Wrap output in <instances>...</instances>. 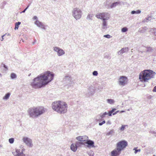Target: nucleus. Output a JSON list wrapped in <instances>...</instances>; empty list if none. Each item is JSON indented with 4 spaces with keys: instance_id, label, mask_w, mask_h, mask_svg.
I'll use <instances>...</instances> for the list:
<instances>
[{
    "instance_id": "79ce46f5",
    "label": "nucleus",
    "mask_w": 156,
    "mask_h": 156,
    "mask_svg": "<svg viewBox=\"0 0 156 156\" xmlns=\"http://www.w3.org/2000/svg\"><path fill=\"white\" fill-rule=\"evenodd\" d=\"M98 73L97 71H94L93 72V75L94 76H97L98 75Z\"/></svg>"
},
{
    "instance_id": "c03bdc74",
    "label": "nucleus",
    "mask_w": 156,
    "mask_h": 156,
    "mask_svg": "<svg viewBox=\"0 0 156 156\" xmlns=\"http://www.w3.org/2000/svg\"><path fill=\"white\" fill-rule=\"evenodd\" d=\"M150 133H151L153 134H156V132L153 131H150Z\"/></svg>"
},
{
    "instance_id": "a878e982",
    "label": "nucleus",
    "mask_w": 156,
    "mask_h": 156,
    "mask_svg": "<svg viewBox=\"0 0 156 156\" xmlns=\"http://www.w3.org/2000/svg\"><path fill=\"white\" fill-rule=\"evenodd\" d=\"M116 110V109L115 108H113L112 110L109 111L108 113V115L109 116H111L112 115V113L113 114V112Z\"/></svg>"
},
{
    "instance_id": "2eb2a0df",
    "label": "nucleus",
    "mask_w": 156,
    "mask_h": 156,
    "mask_svg": "<svg viewBox=\"0 0 156 156\" xmlns=\"http://www.w3.org/2000/svg\"><path fill=\"white\" fill-rule=\"evenodd\" d=\"M107 28V22L106 20L104 19L103 20L102 23V26L101 28L102 29L104 30H106Z\"/></svg>"
},
{
    "instance_id": "a18cd8bd",
    "label": "nucleus",
    "mask_w": 156,
    "mask_h": 156,
    "mask_svg": "<svg viewBox=\"0 0 156 156\" xmlns=\"http://www.w3.org/2000/svg\"><path fill=\"white\" fill-rule=\"evenodd\" d=\"M151 18V16H148L147 18H146V20H150L151 19L150 18Z\"/></svg>"
},
{
    "instance_id": "f3484780",
    "label": "nucleus",
    "mask_w": 156,
    "mask_h": 156,
    "mask_svg": "<svg viewBox=\"0 0 156 156\" xmlns=\"http://www.w3.org/2000/svg\"><path fill=\"white\" fill-rule=\"evenodd\" d=\"M122 2H114L113 3H112L111 6H110V8H113L115 7L117 5L119 4H121Z\"/></svg>"
},
{
    "instance_id": "a19ab883",
    "label": "nucleus",
    "mask_w": 156,
    "mask_h": 156,
    "mask_svg": "<svg viewBox=\"0 0 156 156\" xmlns=\"http://www.w3.org/2000/svg\"><path fill=\"white\" fill-rule=\"evenodd\" d=\"M127 126V125H122L121 126V128H120V129L121 130V131H123L125 128V126Z\"/></svg>"
},
{
    "instance_id": "4d7b16f0",
    "label": "nucleus",
    "mask_w": 156,
    "mask_h": 156,
    "mask_svg": "<svg viewBox=\"0 0 156 156\" xmlns=\"http://www.w3.org/2000/svg\"><path fill=\"white\" fill-rule=\"evenodd\" d=\"M12 154L14 155H16V154H15V153L16 152H12Z\"/></svg>"
},
{
    "instance_id": "8fccbe9b",
    "label": "nucleus",
    "mask_w": 156,
    "mask_h": 156,
    "mask_svg": "<svg viewBox=\"0 0 156 156\" xmlns=\"http://www.w3.org/2000/svg\"><path fill=\"white\" fill-rule=\"evenodd\" d=\"M27 9V8H26L22 12H20V13H24L26 11Z\"/></svg>"
},
{
    "instance_id": "f257e3e1",
    "label": "nucleus",
    "mask_w": 156,
    "mask_h": 156,
    "mask_svg": "<svg viewBox=\"0 0 156 156\" xmlns=\"http://www.w3.org/2000/svg\"><path fill=\"white\" fill-rule=\"evenodd\" d=\"M54 76V73L47 71L34 78L30 85L35 89L44 87L53 80Z\"/></svg>"
},
{
    "instance_id": "423d86ee",
    "label": "nucleus",
    "mask_w": 156,
    "mask_h": 156,
    "mask_svg": "<svg viewBox=\"0 0 156 156\" xmlns=\"http://www.w3.org/2000/svg\"><path fill=\"white\" fill-rule=\"evenodd\" d=\"M128 146L127 142L125 140H122L116 144V147L119 150L121 151Z\"/></svg>"
},
{
    "instance_id": "09e8293b",
    "label": "nucleus",
    "mask_w": 156,
    "mask_h": 156,
    "mask_svg": "<svg viewBox=\"0 0 156 156\" xmlns=\"http://www.w3.org/2000/svg\"><path fill=\"white\" fill-rule=\"evenodd\" d=\"M119 112V111L118 110V111H116V112H115L113 113V115H115L118 112Z\"/></svg>"
},
{
    "instance_id": "4c0bfd02",
    "label": "nucleus",
    "mask_w": 156,
    "mask_h": 156,
    "mask_svg": "<svg viewBox=\"0 0 156 156\" xmlns=\"http://www.w3.org/2000/svg\"><path fill=\"white\" fill-rule=\"evenodd\" d=\"M104 37L107 38H110L112 37V36H111V35H110L109 34H108L104 35Z\"/></svg>"
},
{
    "instance_id": "3c124183",
    "label": "nucleus",
    "mask_w": 156,
    "mask_h": 156,
    "mask_svg": "<svg viewBox=\"0 0 156 156\" xmlns=\"http://www.w3.org/2000/svg\"><path fill=\"white\" fill-rule=\"evenodd\" d=\"M5 34H4V35H2V38H1V41H2L3 40V37L5 36Z\"/></svg>"
},
{
    "instance_id": "ea45409f",
    "label": "nucleus",
    "mask_w": 156,
    "mask_h": 156,
    "mask_svg": "<svg viewBox=\"0 0 156 156\" xmlns=\"http://www.w3.org/2000/svg\"><path fill=\"white\" fill-rule=\"evenodd\" d=\"M104 58H106L108 59H110L111 58V56L110 55H105L104 56Z\"/></svg>"
},
{
    "instance_id": "5fc2aeb1",
    "label": "nucleus",
    "mask_w": 156,
    "mask_h": 156,
    "mask_svg": "<svg viewBox=\"0 0 156 156\" xmlns=\"http://www.w3.org/2000/svg\"><path fill=\"white\" fill-rule=\"evenodd\" d=\"M34 20H37V17L36 16H34L33 17Z\"/></svg>"
},
{
    "instance_id": "69168bd1",
    "label": "nucleus",
    "mask_w": 156,
    "mask_h": 156,
    "mask_svg": "<svg viewBox=\"0 0 156 156\" xmlns=\"http://www.w3.org/2000/svg\"><path fill=\"white\" fill-rule=\"evenodd\" d=\"M1 147V146L0 145V147Z\"/></svg>"
},
{
    "instance_id": "6ab92c4d",
    "label": "nucleus",
    "mask_w": 156,
    "mask_h": 156,
    "mask_svg": "<svg viewBox=\"0 0 156 156\" xmlns=\"http://www.w3.org/2000/svg\"><path fill=\"white\" fill-rule=\"evenodd\" d=\"M72 79L71 76H65V77L63 79V80L65 81H70Z\"/></svg>"
},
{
    "instance_id": "c756f323",
    "label": "nucleus",
    "mask_w": 156,
    "mask_h": 156,
    "mask_svg": "<svg viewBox=\"0 0 156 156\" xmlns=\"http://www.w3.org/2000/svg\"><path fill=\"white\" fill-rule=\"evenodd\" d=\"M16 155H15V156H19L21 153V152H20V150L18 149H16Z\"/></svg>"
},
{
    "instance_id": "0eeeda50",
    "label": "nucleus",
    "mask_w": 156,
    "mask_h": 156,
    "mask_svg": "<svg viewBox=\"0 0 156 156\" xmlns=\"http://www.w3.org/2000/svg\"><path fill=\"white\" fill-rule=\"evenodd\" d=\"M96 16L98 18L105 20H108L110 18V14L107 12L100 13L96 15Z\"/></svg>"
},
{
    "instance_id": "393cba45",
    "label": "nucleus",
    "mask_w": 156,
    "mask_h": 156,
    "mask_svg": "<svg viewBox=\"0 0 156 156\" xmlns=\"http://www.w3.org/2000/svg\"><path fill=\"white\" fill-rule=\"evenodd\" d=\"M107 102L110 104H112L115 103V101L112 99H108L107 100Z\"/></svg>"
},
{
    "instance_id": "39448f33",
    "label": "nucleus",
    "mask_w": 156,
    "mask_h": 156,
    "mask_svg": "<svg viewBox=\"0 0 156 156\" xmlns=\"http://www.w3.org/2000/svg\"><path fill=\"white\" fill-rule=\"evenodd\" d=\"M82 12L79 8H74L72 11L73 16L76 20L80 19L82 16Z\"/></svg>"
},
{
    "instance_id": "864d4df0",
    "label": "nucleus",
    "mask_w": 156,
    "mask_h": 156,
    "mask_svg": "<svg viewBox=\"0 0 156 156\" xmlns=\"http://www.w3.org/2000/svg\"><path fill=\"white\" fill-rule=\"evenodd\" d=\"M107 124H111V122L110 121H108L106 123Z\"/></svg>"
},
{
    "instance_id": "13d9d810",
    "label": "nucleus",
    "mask_w": 156,
    "mask_h": 156,
    "mask_svg": "<svg viewBox=\"0 0 156 156\" xmlns=\"http://www.w3.org/2000/svg\"><path fill=\"white\" fill-rule=\"evenodd\" d=\"M35 42H34L33 43V44H34L35 43Z\"/></svg>"
},
{
    "instance_id": "680f3d73",
    "label": "nucleus",
    "mask_w": 156,
    "mask_h": 156,
    "mask_svg": "<svg viewBox=\"0 0 156 156\" xmlns=\"http://www.w3.org/2000/svg\"><path fill=\"white\" fill-rule=\"evenodd\" d=\"M25 150V149H23V150H23V151H24V150Z\"/></svg>"
},
{
    "instance_id": "1a4fd4ad",
    "label": "nucleus",
    "mask_w": 156,
    "mask_h": 156,
    "mask_svg": "<svg viewBox=\"0 0 156 156\" xmlns=\"http://www.w3.org/2000/svg\"><path fill=\"white\" fill-rule=\"evenodd\" d=\"M23 141L26 144L28 147H32L33 146L32 143V140L30 138L25 137L23 139Z\"/></svg>"
},
{
    "instance_id": "412c9836",
    "label": "nucleus",
    "mask_w": 156,
    "mask_h": 156,
    "mask_svg": "<svg viewBox=\"0 0 156 156\" xmlns=\"http://www.w3.org/2000/svg\"><path fill=\"white\" fill-rule=\"evenodd\" d=\"M147 49L146 52H152L153 51V49L151 47H145Z\"/></svg>"
},
{
    "instance_id": "0e129e2a",
    "label": "nucleus",
    "mask_w": 156,
    "mask_h": 156,
    "mask_svg": "<svg viewBox=\"0 0 156 156\" xmlns=\"http://www.w3.org/2000/svg\"><path fill=\"white\" fill-rule=\"evenodd\" d=\"M107 2H108V1H106V3H107Z\"/></svg>"
},
{
    "instance_id": "f704fd0d",
    "label": "nucleus",
    "mask_w": 156,
    "mask_h": 156,
    "mask_svg": "<svg viewBox=\"0 0 156 156\" xmlns=\"http://www.w3.org/2000/svg\"><path fill=\"white\" fill-rule=\"evenodd\" d=\"M16 75L15 73H12L11 74V77L12 79L16 78Z\"/></svg>"
},
{
    "instance_id": "bb28decb",
    "label": "nucleus",
    "mask_w": 156,
    "mask_h": 156,
    "mask_svg": "<svg viewBox=\"0 0 156 156\" xmlns=\"http://www.w3.org/2000/svg\"><path fill=\"white\" fill-rule=\"evenodd\" d=\"M88 140V137L86 136H83L82 140V142L87 141Z\"/></svg>"
},
{
    "instance_id": "6e6552de",
    "label": "nucleus",
    "mask_w": 156,
    "mask_h": 156,
    "mask_svg": "<svg viewBox=\"0 0 156 156\" xmlns=\"http://www.w3.org/2000/svg\"><path fill=\"white\" fill-rule=\"evenodd\" d=\"M127 83V78L125 76H122L120 77L119 84L120 85L124 86Z\"/></svg>"
},
{
    "instance_id": "ddd939ff",
    "label": "nucleus",
    "mask_w": 156,
    "mask_h": 156,
    "mask_svg": "<svg viewBox=\"0 0 156 156\" xmlns=\"http://www.w3.org/2000/svg\"><path fill=\"white\" fill-rule=\"evenodd\" d=\"M85 144H87L88 145L87 147H94V142L93 141H92L91 140H88L87 141H86L85 143Z\"/></svg>"
},
{
    "instance_id": "72a5a7b5",
    "label": "nucleus",
    "mask_w": 156,
    "mask_h": 156,
    "mask_svg": "<svg viewBox=\"0 0 156 156\" xmlns=\"http://www.w3.org/2000/svg\"><path fill=\"white\" fill-rule=\"evenodd\" d=\"M14 138H11L9 139V141L10 144H12L14 143Z\"/></svg>"
},
{
    "instance_id": "052dcab7",
    "label": "nucleus",
    "mask_w": 156,
    "mask_h": 156,
    "mask_svg": "<svg viewBox=\"0 0 156 156\" xmlns=\"http://www.w3.org/2000/svg\"><path fill=\"white\" fill-rule=\"evenodd\" d=\"M4 8V6H2L1 8L2 9H3Z\"/></svg>"
},
{
    "instance_id": "7ed1b4c3",
    "label": "nucleus",
    "mask_w": 156,
    "mask_h": 156,
    "mask_svg": "<svg viewBox=\"0 0 156 156\" xmlns=\"http://www.w3.org/2000/svg\"><path fill=\"white\" fill-rule=\"evenodd\" d=\"M27 112L30 117L37 118L45 112L44 108L42 106L34 107L28 109Z\"/></svg>"
},
{
    "instance_id": "7c9ffc66",
    "label": "nucleus",
    "mask_w": 156,
    "mask_h": 156,
    "mask_svg": "<svg viewBox=\"0 0 156 156\" xmlns=\"http://www.w3.org/2000/svg\"><path fill=\"white\" fill-rule=\"evenodd\" d=\"M114 133V131L113 130H112L106 134V135L109 136L112 135Z\"/></svg>"
},
{
    "instance_id": "9b49d317",
    "label": "nucleus",
    "mask_w": 156,
    "mask_h": 156,
    "mask_svg": "<svg viewBox=\"0 0 156 156\" xmlns=\"http://www.w3.org/2000/svg\"><path fill=\"white\" fill-rule=\"evenodd\" d=\"M121 151L119 150L118 148L116 147L111 152L112 156H118L121 153Z\"/></svg>"
},
{
    "instance_id": "e433bc0d",
    "label": "nucleus",
    "mask_w": 156,
    "mask_h": 156,
    "mask_svg": "<svg viewBox=\"0 0 156 156\" xmlns=\"http://www.w3.org/2000/svg\"><path fill=\"white\" fill-rule=\"evenodd\" d=\"M82 136H79L77 137L76 138L78 140L80 141L81 142H82Z\"/></svg>"
},
{
    "instance_id": "20e7f679",
    "label": "nucleus",
    "mask_w": 156,
    "mask_h": 156,
    "mask_svg": "<svg viewBox=\"0 0 156 156\" xmlns=\"http://www.w3.org/2000/svg\"><path fill=\"white\" fill-rule=\"evenodd\" d=\"M155 74V72L151 70H145L140 73L139 78L142 82H147L148 80L153 78Z\"/></svg>"
},
{
    "instance_id": "f8f14e48",
    "label": "nucleus",
    "mask_w": 156,
    "mask_h": 156,
    "mask_svg": "<svg viewBox=\"0 0 156 156\" xmlns=\"http://www.w3.org/2000/svg\"><path fill=\"white\" fill-rule=\"evenodd\" d=\"M35 24L37 25V27H41V28L44 30H45L44 25L43 23L38 20H37L34 23Z\"/></svg>"
},
{
    "instance_id": "9d476101",
    "label": "nucleus",
    "mask_w": 156,
    "mask_h": 156,
    "mask_svg": "<svg viewBox=\"0 0 156 156\" xmlns=\"http://www.w3.org/2000/svg\"><path fill=\"white\" fill-rule=\"evenodd\" d=\"M54 50L57 53V55L58 56H61L65 54L64 51L62 49L57 47L53 48Z\"/></svg>"
},
{
    "instance_id": "aec40b11",
    "label": "nucleus",
    "mask_w": 156,
    "mask_h": 156,
    "mask_svg": "<svg viewBox=\"0 0 156 156\" xmlns=\"http://www.w3.org/2000/svg\"><path fill=\"white\" fill-rule=\"evenodd\" d=\"M88 93L90 95H92L94 93V90L93 89L92 87H90L88 89Z\"/></svg>"
},
{
    "instance_id": "cd10ccee",
    "label": "nucleus",
    "mask_w": 156,
    "mask_h": 156,
    "mask_svg": "<svg viewBox=\"0 0 156 156\" xmlns=\"http://www.w3.org/2000/svg\"><path fill=\"white\" fill-rule=\"evenodd\" d=\"M21 24V22H16L15 23V29L16 30V29H18L19 27V26Z\"/></svg>"
},
{
    "instance_id": "4be33fe9",
    "label": "nucleus",
    "mask_w": 156,
    "mask_h": 156,
    "mask_svg": "<svg viewBox=\"0 0 156 156\" xmlns=\"http://www.w3.org/2000/svg\"><path fill=\"white\" fill-rule=\"evenodd\" d=\"M10 95V93H7L5 96L3 97V100H7L8 99Z\"/></svg>"
},
{
    "instance_id": "dca6fc26",
    "label": "nucleus",
    "mask_w": 156,
    "mask_h": 156,
    "mask_svg": "<svg viewBox=\"0 0 156 156\" xmlns=\"http://www.w3.org/2000/svg\"><path fill=\"white\" fill-rule=\"evenodd\" d=\"M147 30V27H144L140 28L138 30V32L140 33H143L145 32Z\"/></svg>"
},
{
    "instance_id": "bf43d9fd",
    "label": "nucleus",
    "mask_w": 156,
    "mask_h": 156,
    "mask_svg": "<svg viewBox=\"0 0 156 156\" xmlns=\"http://www.w3.org/2000/svg\"><path fill=\"white\" fill-rule=\"evenodd\" d=\"M124 112V111H121V112Z\"/></svg>"
},
{
    "instance_id": "2f4dec72",
    "label": "nucleus",
    "mask_w": 156,
    "mask_h": 156,
    "mask_svg": "<svg viewBox=\"0 0 156 156\" xmlns=\"http://www.w3.org/2000/svg\"><path fill=\"white\" fill-rule=\"evenodd\" d=\"M137 148V147H135L133 149V150H134V153L135 154H136L138 152H140L141 150L140 149H136Z\"/></svg>"
},
{
    "instance_id": "e2e57ef3",
    "label": "nucleus",
    "mask_w": 156,
    "mask_h": 156,
    "mask_svg": "<svg viewBox=\"0 0 156 156\" xmlns=\"http://www.w3.org/2000/svg\"><path fill=\"white\" fill-rule=\"evenodd\" d=\"M31 75V74L30 73V74H29V75H28V76H30Z\"/></svg>"
},
{
    "instance_id": "de8ad7c7",
    "label": "nucleus",
    "mask_w": 156,
    "mask_h": 156,
    "mask_svg": "<svg viewBox=\"0 0 156 156\" xmlns=\"http://www.w3.org/2000/svg\"><path fill=\"white\" fill-rule=\"evenodd\" d=\"M153 92H156V86L154 87L153 90Z\"/></svg>"
},
{
    "instance_id": "b1692460",
    "label": "nucleus",
    "mask_w": 156,
    "mask_h": 156,
    "mask_svg": "<svg viewBox=\"0 0 156 156\" xmlns=\"http://www.w3.org/2000/svg\"><path fill=\"white\" fill-rule=\"evenodd\" d=\"M141 12V10H136V11L135 10H133L131 12V13L132 14H139Z\"/></svg>"
},
{
    "instance_id": "49530a36",
    "label": "nucleus",
    "mask_w": 156,
    "mask_h": 156,
    "mask_svg": "<svg viewBox=\"0 0 156 156\" xmlns=\"http://www.w3.org/2000/svg\"><path fill=\"white\" fill-rule=\"evenodd\" d=\"M18 156H25V154H23V151H22L21 153L20 154V155Z\"/></svg>"
},
{
    "instance_id": "6e6d98bb",
    "label": "nucleus",
    "mask_w": 156,
    "mask_h": 156,
    "mask_svg": "<svg viewBox=\"0 0 156 156\" xmlns=\"http://www.w3.org/2000/svg\"><path fill=\"white\" fill-rule=\"evenodd\" d=\"M30 5V4H29L27 6V7L26 8H27V9H28Z\"/></svg>"
},
{
    "instance_id": "c9c22d12",
    "label": "nucleus",
    "mask_w": 156,
    "mask_h": 156,
    "mask_svg": "<svg viewBox=\"0 0 156 156\" xmlns=\"http://www.w3.org/2000/svg\"><path fill=\"white\" fill-rule=\"evenodd\" d=\"M151 31H153V34L155 36H156V28H154L152 29Z\"/></svg>"
},
{
    "instance_id": "473e14b6",
    "label": "nucleus",
    "mask_w": 156,
    "mask_h": 156,
    "mask_svg": "<svg viewBox=\"0 0 156 156\" xmlns=\"http://www.w3.org/2000/svg\"><path fill=\"white\" fill-rule=\"evenodd\" d=\"M128 29V28L126 27H124L122 28L121 29V31L122 32H125L127 31Z\"/></svg>"
},
{
    "instance_id": "5701e85b",
    "label": "nucleus",
    "mask_w": 156,
    "mask_h": 156,
    "mask_svg": "<svg viewBox=\"0 0 156 156\" xmlns=\"http://www.w3.org/2000/svg\"><path fill=\"white\" fill-rule=\"evenodd\" d=\"M77 148L78 147H80L82 145L84 144V143L82 142H76L75 144Z\"/></svg>"
},
{
    "instance_id": "a211bd4d",
    "label": "nucleus",
    "mask_w": 156,
    "mask_h": 156,
    "mask_svg": "<svg viewBox=\"0 0 156 156\" xmlns=\"http://www.w3.org/2000/svg\"><path fill=\"white\" fill-rule=\"evenodd\" d=\"M70 148L72 151L74 152L76 151L77 149V148L75 144H72L70 146Z\"/></svg>"
},
{
    "instance_id": "4468645a",
    "label": "nucleus",
    "mask_w": 156,
    "mask_h": 156,
    "mask_svg": "<svg viewBox=\"0 0 156 156\" xmlns=\"http://www.w3.org/2000/svg\"><path fill=\"white\" fill-rule=\"evenodd\" d=\"M129 49V48L128 47L123 48L118 52V54L119 55H120L123 53L127 52H128Z\"/></svg>"
},
{
    "instance_id": "58836bf2",
    "label": "nucleus",
    "mask_w": 156,
    "mask_h": 156,
    "mask_svg": "<svg viewBox=\"0 0 156 156\" xmlns=\"http://www.w3.org/2000/svg\"><path fill=\"white\" fill-rule=\"evenodd\" d=\"M108 114V113L107 112H105L101 115V118H104L105 116L107 115Z\"/></svg>"
},
{
    "instance_id": "f03ea898",
    "label": "nucleus",
    "mask_w": 156,
    "mask_h": 156,
    "mask_svg": "<svg viewBox=\"0 0 156 156\" xmlns=\"http://www.w3.org/2000/svg\"><path fill=\"white\" fill-rule=\"evenodd\" d=\"M53 109L60 114H64L67 111L68 105L65 102L58 101L52 104Z\"/></svg>"
},
{
    "instance_id": "c85d7f7f",
    "label": "nucleus",
    "mask_w": 156,
    "mask_h": 156,
    "mask_svg": "<svg viewBox=\"0 0 156 156\" xmlns=\"http://www.w3.org/2000/svg\"><path fill=\"white\" fill-rule=\"evenodd\" d=\"M93 17V14H88L87 17V20H92V17Z\"/></svg>"
},
{
    "instance_id": "603ef678",
    "label": "nucleus",
    "mask_w": 156,
    "mask_h": 156,
    "mask_svg": "<svg viewBox=\"0 0 156 156\" xmlns=\"http://www.w3.org/2000/svg\"><path fill=\"white\" fill-rule=\"evenodd\" d=\"M4 67L6 69V70L8 69L7 66L5 64H4Z\"/></svg>"
},
{
    "instance_id": "37998d69",
    "label": "nucleus",
    "mask_w": 156,
    "mask_h": 156,
    "mask_svg": "<svg viewBox=\"0 0 156 156\" xmlns=\"http://www.w3.org/2000/svg\"><path fill=\"white\" fill-rule=\"evenodd\" d=\"M105 123V120H103L102 122H100L99 123V125L100 126L102 125L103 124Z\"/></svg>"
}]
</instances>
